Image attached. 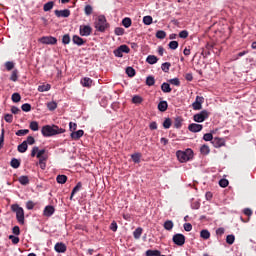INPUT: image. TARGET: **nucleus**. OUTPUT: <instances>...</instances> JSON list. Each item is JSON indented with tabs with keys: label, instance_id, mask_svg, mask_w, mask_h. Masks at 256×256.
Here are the masks:
<instances>
[{
	"label": "nucleus",
	"instance_id": "30",
	"mask_svg": "<svg viewBox=\"0 0 256 256\" xmlns=\"http://www.w3.org/2000/svg\"><path fill=\"white\" fill-rule=\"evenodd\" d=\"M173 227H174L173 221L167 220L166 222H164V229H166V231H171Z\"/></svg>",
	"mask_w": 256,
	"mask_h": 256
},
{
	"label": "nucleus",
	"instance_id": "41",
	"mask_svg": "<svg viewBox=\"0 0 256 256\" xmlns=\"http://www.w3.org/2000/svg\"><path fill=\"white\" fill-rule=\"evenodd\" d=\"M167 37V33L163 30H159L156 32L157 39H165Z\"/></svg>",
	"mask_w": 256,
	"mask_h": 256
},
{
	"label": "nucleus",
	"instance_id": "25",
	"mask_svg": "<svg viewBox=\"0 0 256 256\" xmlns=\"http://www.w3.org/2000/svg\"><path fill=\"white\" fill-rule=\"evenodd\" d=\"M133 24V21L131 20V18L126 17L122 20V25L123 27H125L126 29H129V27H131V25Z\"/></svg>",
	"mask_w": 256,
	"mask_h": 256
},
{
	"label": "nucleus",
	"instance_id": "57",
	"mask_svg": "<svg viewBox=\"0 0 256 256\" xmlns=\"http://www.w3.org/2000/svg\"><path fill=\"white\" fill-rule=\"evenodd\" d=\"M84 11L85 15H91L93 13V7L91 5H86Z\"/></svg>",
	"mask_w": 256,
	"mask_h": 256
},
{
	"label": "nucleus",
	"instance_id": "8",
	"mask_svg": "<svg viewBox=\"0 0 256 256\" xmlns=\"http://www.w3.org/2000/svg\"><path fill=\"white\" fill-rule=\"evenodd\" d=\"M79 33L81 37H89L93 33V28L89 25H81L79 28Z\"/></svg>",
	"mask_w": 256,
	"mask_h": 256
},
{
	"label": "nucleus",
	"instance_id": "36",
	"mask_svg": "<svg viewBox=\"0 0 256 256\" xmlns=\"http://www.w3.org/2000/svg\"><path fill=\"white\" fill-rule=\"evenodd\" d=\"M200 237L202 239H209L211 237V233L209 232V230H202L200 232Z\"/></svg>",
	"mask_w": 256,
	"mask_h": 256
},
{
	"label": "nucleus",
	"instance_id": "7",
	"mask_svg": "<svg viewBox=\"0 0 256 256\" xmlns=\"http://www.w3.org/2000/svg\"><path fill=\"white\" fill-rule=\"evenodd\" d=\"M39 42L43 45H57V38L53 36H43L39 39Z\"/></svg>",
	"mask_w": 256,
	"mask_h": 256
},
{
	"label": "nucleus",
	"instance_id": "3",
	"mask_svg": "<svg viewBox=\"0 0 256 256\" xmlns=\"http://www.w3.org/2000/svg\"><path fill=\"white\" fill-rule=\"evenodd\" d=\"M11 209L16 213V219L20 225H25V210L20 207L18 204H13Z\"/></svg>",
	"mask_w": 256,
	"mask_h": 256
},
{
	"label": "nucleus",
	"instance_id": "58",
	"mask_svg": "<svg viewBox=\"0 0 256 256\" xmlns=\"http://www.w3.org/2000/svg\"><path fill=\"white\" fill-rule=\"evenodd\" d=\"M179 37H180V39H187V37H189V32L187 30H182L179 33Z\"/></svg>",
	"mask_w": 256,
	"mask_h": 256
},
{
	"label": "nucleus",
	"instance_id": "37",
	"mask_svg": "<svg viewBox=\"0 0 256 256\" xmlns=\"http://www.w3.org/2000/svg\"><path fill=\"white\" fill-rule=\"evenodd\" d=\"M161 69L162 71H164V73H169V69H171V63L169 62H165L161 65Z\"/></svg>",
	"mask_w": 256,
	"mask_h": 256
},
{
	"label": "nucleus",
	"instance_id": "21",
	"mask_svg": "<svg viewBox=\"0 0 256 256\" xmlns=\"http://www.w3.org/2000/svg\"><path fill=\"white\" fill-rule=\"evenodd\" d=\"M27 141H23L21 144L18 145V152L25 153L28 149Z\"/></svg>",
	"mask_w": 256,
	"mask_h": 256
},
{
	"label": "nucleus",
	"instance_id": "18",
	"mask_svg": "<svg viewBox=\"0 0 256 256\" xmlns=\"http://www.w3.org/2000/svg\"><path fill=\"white\" fill-rule=\"evenodd\" d=\"M83 187V184L81 182H78L76 186L73 188L70 196V201H73V197H75V193H78V191H81V188Z\"/></svg>",
	"mask_w": 256,
	"mask_h": 256
},
{
	"label": "nucleus",
	"instance_id": "40",
	"mask_svg": "<svg viewBox=\"0 0 256 256\" xmlns=\"http://www.w3.org/2000/svg\"><path fill=\"white\" fill-rule=\"evenodd\" d=\"M132 103H134L135 105H139L143 103V98L139 95H136L132 98Z\"/></svg>",
	"mask_w": 256,
	"mask_h": 256
},
{
	"label": "nucleus",
	"instance_id": "51",
	"mask_svg": "<svg viewBox=\"0 0 256 256\" xmlns=\"http://www.w3.org/2000/svg\"><path fill=\"white\" fill-rule=\"evenodd\" d=\"M172 125L171 118H166L163 122L164 129H169Z\"/></svg>",
	"mask_w": 256,
	"mask_h": 256
},
{
	"label": "nucleus",
	"instance_id": "12",
	"mask_svg": "<svg viewBox=\"0 0 256 256\" xmlns=\"http://www.w3.org/2000/svg\"><path fill=\"white\" fill-rule=\"evenodd\" d=\"M54 14L56 17H64L67 18L71 15V10L69 9H64V10H55Z\"/></svg>",
	"mask_w": 256,
	"mask_h": 256
},
{
	"label": "nucleus",
	"instance_id": "20",
	"mask_svg": "<svg viewBox=\"0 0 256 256\" xmlns=\"http://www.w3.org/2000/svg\"><path fill=\"white\" fill-rule=\"evenodd\" d=\"M159 61V58H157V56L155 55H149L146 58V63H149V65H155V63H157Z\"/></svg>",
	"mask_w": 256,
	"mask_h": 256
},
{
	"label": "nucleus",
	"instance_id": "14",
	"mask_svg": "<svg viewBox=\"0 0 256 256\" xmlns=\"http://www.w3.org/2000/svg\"><path fill=\"white\" fill-rule=\"evenodd\" d=\"M54 249L56 253H65V251H67V246L63 242H58L55 244Z\"/></svg>",
	"mask_w": 256,
	"mask_h": 256
},
{
	"label": "nucleus",
	"instance_id": "48",
	"mask_svg": "<svg viewBox=\"0 0 256 256\" xmlns=\"http://www.w3.org/2000/svg\"><path fill=\"white\" fill-rule=\"evenodd\" d=\"M143 23H144V25H151V23H153V17L144 16L143 17Z\"/></svg>",
	"mask_w": 256,
	"mask_h": 256
},
{
	"label": "nucleus",
	"instance_id": "55",
	"mask_svg": "<svg viewBox=\"0 0 256 256\" xmlns=\"http://www.w3.org/2000/svg\"><path fill=\"white\" fill-rule=\"evenodd\" d=\"M118 49H120V51L122 52V53H129V51H131V49L129 48V46H127V45H121L120 47H118Z\"/></svg>",
	"mask_w": 256,
	"mask_h": 256
},
{
	"label": "nucleus",
	"instance_id": "47",
	"mask_svg": "<svg viewBox=\"0 0 256 256\" xmlns=\"http://www.w3.org/2000/svg\"><path fill=\"white\" fill-rule=\"evenodd\" d=\"M31 131H39V123L37 121H32L30 123Z\"/></svg>",
	"mask_w": 256,
	"mask_h": 256
},
{
	"label": "nucleus",
	"instance_id": "50",
	"mask_svg": "<svg viewBox=\"0 0 256 256\" xmlns=\"http://www.w3.org/2000/svg\"><path fill=\"white\" fill-rule=\"evenodd\" d=\"M126 74L128 75V77H135V70L133 69V67H127Z\"/></svg>",
	"mask_w": 256,
	"mask_h": 256
},
{
	"label": "nucleus",
	"instance_id": "11",
	"mask_svg": "<svg viewBox=\"0 0 256 256\" xmlns=\"http://www.w3.org/2000/svg\"><path fill=\"white\" fill-rule=\"evenodd\" d=\"M212 145L219 149V147H225V139L216 137L212 140Z\"/></svg>",
	"mask_w": 256,
	"mask_h": 256
},
{
	"label": "nucleus",
	"instance_id": "63",
	"mask_svg": "<svg viewBox=\"0 0 256 256\" xmlns=\"http://www.w3.org/2000/svg\"><path fill=\"white\" fill-rule=\"evenodd\" d=\"M203 139H204V141H213V139H214L213 134L206 133V134H204Z\"/></svg>",
	"mask_w": 256,
	"mask_h": 256
},
{
	"label": "nucleus",
	"instance_id": "59",
	"mask_svg": "<svg viewBox=\"0 0 256 256\" xmlns=\"http://www.w3.org/2000/svg\"><path fill=\"white\" fill-rule=\"evenodd\" d=\"M219 185H220V187L225 188V187H227V186L229 185V180L223 178V179H221V180L219 181Z\"/></svg>",
	"mask_w": 256,
	"mask_h": 256
},
{
	"label": "nucleus",
	"instance_id": "32",
	"mask_svg": "<svg viewBox=\"0 0 256 256\" xmlns=\"http://www.w3.org/2000/svg\"><path fill=\"white\" fill-rule=\"evenodd\" d=\"M18 181L21 185H29V177L28 176H20Z\"/></svg>",
	"mask_w": 256,
	"mask_h": 256
},
{
	"label": "nucleus",
	"instance_id": "31",
	"mask_svg": "<svg viewBox=\"0 0 256 256\" xmlns=\"http://www.w3.org/2000/svg\"><path fill=\"white\" fill-rule=\"evenodd\" d=\"M131 159L134 163H141V153L132 154Z\"/></svg>",
	"mask_w": 256,
	"mask_h": 256
},
{
	"label": "nucleus",
	"instance_id": "26",
	"mask_svg": "<svg viewBox=\"0 0 256 256\" xmlns=\"http://www.w3.org/2000/svg\"><path fill=\"white\" fill-rule=\"evenodd\" d=\"M18 79H19V70L14 69L11 73L10 81H13L15 83L17 82Z\"/></svg>",
	"mask_w": 256,
	"mask_h": 256
},
{
	"label": "nucleus",
	"instance_id": "24",
	"mask_svg": "<svg viewBox=\"0 0 256 256\" xmlns=\"http://www.w3.org/2000/svg\"><path fill=\"white\" fill-rule=\"evenodd\" d=\"M183 125V118L182 117H176L174 120V127L175 129H181Z\"/></svg>",
	"mask_w": 256,
	"mask_h": 256
},
{
	"label": "nucleus",
	"instance_id": "17",
	"mask_svg": "<svg viewBox=\"0 0 256 256\" xmlns=\"http://www.w3.org/2000/svg\"><path fill=\"white\" fill-rule=\"evenodd\" d=\"M72 42L74 43V45H78V47H81L85 45V43H87V41H85L83 38L77 35H74L72 37Z\"/></svg>",
	"mask_w": 256,
	"mask_h": 256
},
{
	"label": "nucleus",
	"instance_id": "45",
	"mask_svg": "<svg viewBox=\"0 0 256 256\" xmlns=\"http://www.w3.org/2000/svg\"><path fill=\"white\" fill-rule=\"evenodd\" d=\"M47 108L49 109V111H55V109H57V102L55 101L48 102Z\"/></svg>",
	"mask_w": 256,
	"mask_h": 256
},
{
	"label": "nucleus",
	"instance_id": "16",
	"mask_svg": "<svg viewBox=\"0 0 256 256\" xmlns=\"http://www.w3.org/2000/svg\"><path fill=\"white\" fill-rule=\"evenodd\" d=\"M80 84L82 85V87H87L89 89L93 85V80L89 77H84L80 80Z\"/></svg>",
	"mask_w": 256,
	"mask_h": 256
},
{
	"label": "nucleus",
	"instance_id": "64",
	"mask_svg": "<svg viewBox=\"0 0 256 256\" xmlns=\"http://www.w3.org/2000/svg\"><path fill=\"white\" fill-rule=\"evenodd\" d=\"M69 129L73 133V131H77V123L75 122H70L69 123Z\"/></svg>",
	"mask_w": 256,
	"mask_h": 256
},
{
	"label": "nucleus",
	"instance_id": "44",
	"mask_svg": "<svg viewBox=\"0 0 256 256\" xmlns=\"http://www.w3.org/2000/svg\"><path fill=\"white\" fill-rule=\"evenodd\" d=\"M62 43L63 45H69L71 43V36H69V34H65L62 37Z\"/></svg>",
	"mask_w": 256,
	"mask_h": 256
},
{
	"label": "nucleus",
	"instance_id": "19",
	"mask_svg": "<svg viewBox=\"0 0 256 256\" xmlns=\"http://www.w3.org/2000/svg\"><path fill=\"white\" fill-rule=\"evenodd\" d=\"M168 107L169 104H167V101H160L158 104V110L161 111V113H165Z\"/></svg>",
	"mask_w": 256,
	"mask_h": 256
},
{
	"label": "nucleus",
	"instance_id": "53",
	"mask_svg": "<svg viewBox=\"0 0 256 256\" xmlns=\"http://www.w3.org/2000/svg\"><path fill=\"white\" fill-rule=\"evenodd\" d=\"M22 111H24L25 113H29V111H31V104L29 103H25L21 106Z\"/></svg>",
	"mask_w": 256,
	"mask_h": 256
},
{
	"label": "nucleus",
	"instance_id": "35",
	"mask_svg": "<svg viewBox=\"0 0 256 256\" xmlns=\"http://www.w3.org/2000/svg\"><path fill=\"white\" fill-rule=\"evenodd\" d=\"M161 255V251L159 250H147L146 256H159Z\"/></svg>",
	"mask_w": 256,
	"mask_h": 256
},
{
	"label": "nucleus",
	"instance_id": "5",
	"mask_svg": "<svg viewBox=\"0 0 256 256\" xmlns=\"http://www.w3.org/2000/svg\"><path fill=\"white\" fill-rule=\"evenodd\" d=\"M209 111L207 110H202L201 112L195 114L193 116V119L196 123H203L206 119H209Z\"/></svg>",
	"mask_w": 256,
	"mask_h": 256
},
{
	"label": "nucleus",
	"instance_id": "52",
	"mask_svg": "<svg viewBox=\"0 0 256 256\" xmlns=\"http://www.w3.org/2000/svg\"><path fill=\"white\" fill-rule=\"evenodd\" d=\"M115 35L121 36V35H125V29L121 28V27H117L114 30Z\"/></svg>",
	"mask_w": 256,
	"mask_h": 256
},
{
	"label": "nucleus",
	"instance_id": "38",
	"mask_svg": "<svg viewBox=\"0 0 256 256\" xmlns=\"http://www.w3.org/2000/svg\"><path fill=\"white\" fill-rule=\"evenodd\" d=\"M51 89V85L46 84V85H41L38 87V91L40 93H45V91H49Z\"/></svg>",
	"mask_w": 256,
	"mask_h": 256
},
{
	"label": "nucleus",
	"instance_id": "1",
	"mask_svg": "<svg viewBox=\"0 0 256 256\" xmlns=\"http://www.w3.org/2000/svg\"><path fill=\"white\" fill-rule=\"evenodd\" d=\"M43 137H53V135H61L65 133V129L59 128L57 125H45L41 129Z\"/></svg>",
	"mask_w": 256,
	"mask_h": 256
},
{
	"label": "nucleus",
	"instance_id": "33",
	"mask_svg": "<svg viewBox=\"0 0 256 256\" xmlns=\"http://www.w3.org/2000/svg\"><path fill=\"white\" fill-rule=\"evenodd\" d=\"M200 152L202 155H209V153L211 152V149H209V147L204 144L201 146Z\"/></svg>",
	"mask_w": 256,
	"mask_h": 256
},
{
	"label": "nucleus",
	"instance_id": "56",
	"mask_svg": "<svg viewBox=\"0 0 256 256\" xmlns=\"http://www.w3.org/2000/svg\"><path fill=\"white\" fill-rule=\"evenodd\" d=\"M35 208V203L31 200H29L27 203H26V209H28V211H31Z\"/></svg>",
	"mask_w": 256,
	"mask_h": 256
},
{
	"label": "nucleus",
	"instance_id": "27",
	"mask_svg": "<svg viewBox=\"0 0 256 256\" xmlns=\"http://www.w3.org/2000/svg\"><path fill=\"white\" fill-rule=\"evenodd\" d=\"M56 181L57 183H59L60 185H65V183H67V176L66 175H58L56 177Z\"/></svg>",
	"mask_w": 256,
	"mask_h": 256
},
{
	"label": "nucleus",
	"instance_id": "23",
	"mask_svg": "<svg viewBox=\"0 0 256 256\" xmlns=\"http://www.w3.org/2000/svg\"><path fill=\"white\" fill-rule=\"evenodd\" d=\"M10 165L13 169H19L21 167V161L17 158H13L10 162Z\"/></svg>",
	"mask_w": 256,
	"mask_h": 256
},
{
	"label": "nucleus",
	"instance_id": "22",
	"mask_svg": "<svg viewBox=\"0 0 256 256\" xmlns=\"http://www.w3.org/2000/svg\"><path fill=\"white\" fill-rule=\"evenodd\" d=\"M161 90L163 93H171V91H173V89H171V85L167 82L162 83Z\"/></svg>",
	"mask_w": 256,
	"mask_h": 256
},
{
	"label": "nucleus",
	"instance_id": "10",
	"mask_svg": "<svg viewBox=\"0 0 256 256\" xmlns=\"http://www.w3.org/2000/svg\"><path fill=\"white\" fill-rule=\"evenodd\" d=\"M188 131H191V133H199L200 131H203V125L192 123L188 126Z\"/></svg>",
	"mask_w": 256,
	"mask_h": 256
},
{
	"label": "nucleus",
	"instance_id": "28",
	"mask_svg": "<svg viewBox=\"0 0 256 256\" xmlns=\"http://www.w3.org/2000/svg\"><path fill=\"white\" fill-rule=\"evenodd\" d=\"M134 235V239H141V235H143V228L138 227L135 229V231L133 232Z\"/></svg>",
	"mask_w": 256,
	"mask_h": 256
},
{
	"label": "nucleus",
	"instance_id": "6",
	"mask_svg": "<svg viewBox=\"0 0 256 256\" xmlns=\"http://www.w3.org/2000/svg\"><path fill=\"white\" fill-rule=\"evenodd\" d=\"M203 103H205V98L203 96H196V100L192 104L194 111H201L203 109Z\"/></svg>",
	"mask_w": 256,
	"mask_h": 256
},
{
	"label": "nucleus",
	"instance_id": "34",
	"mask_svg": "<svg viewBox=\"0 0 256 256\" xmlns=\"http://www.w3.org/2000/svg\"><path fill=\"white\" fill-rule=\"evenodd\" d=\"M146 85H148V87H153V85H155V77L148 76L146 78Z\"/></svg>",
	"mask_w": 256,
	"mask_h": 256
},
{
	"label": "nucleus",
	"instance_id": "61",
	"mask_svg": "<svg viewBox=\"0 0 256 256\" xmlns=\"http://www.w3.org/2000/svg\"><path fill=\"white\" fill-rule=\"evenodd\" d=\"M10 241H12L13 245H17L19 243V237L10 235L9 236Z\"/></svg>",
	"mask_w": 256,
	"mask_h": 256
},
{
	"label": "nucleus",
	"instance_id": "46",
	"mask_svg": "<svg viewBox=\"0 0 256 256\" xmlns=\"http://www.w3.org/2000/svg\"><path fill=\"white\" fill-rule=\"evenodd\" d=\"M11 99L13 103H19V101H21V94L13 93Z\"/></svg>",
	"mask_w": 256,
	"mask_h": 256
},
{
	"label": "nucleus",
	"instance_id": "54",
	"mask_svg": "<svg viewBox=\"0 0 256 256\" xmlns=\"http://www.w3.org/2000/svg\"><path fill=\"white\" fill-rule=\"evenodd\" d=\"M168 47H169V49L175 50V49H177V47H179V42H177V41H171V42L168 44Z\"/></svg>",
	"mask_w": 256,
	"mask_h": 256
},
{
	"label": "nucleus",
	"instance_id": "2",
	"mask_svg": "<svg viewBox=\"0 0 256 256\" xmlns=\"http://www.w3.org/2000/svg\"><path fill=\"white\" fill-rule=\"evenodd\" d=\"M176 157L180 163H187L193 159V150L188 148L185 151L178 150L176 152Z\"/></svg>",
	"mask_w": 256,
	"mask_h": 256
},
{
	"label": "nucleus",
	"instance_id": "9",
	"mask_svg": "<svg viewBox=\"0 0 256 256\" xmlns=\"http://www.w3.org/2000/svg\"><path fill=\"white\" fill-rule=\"evenodd\" d=\"M172 241L178 247H183L185 245V235L183 234H175L172 238Z\"/></svg>",
	"mask_w": 256,
	"mask_h": 256
},
{
	"label": "nucleus",
	"instance_id": "43",
	"mask_svg": "<svg viewBox=\"0 0 256 256\" xmlns=\"http://www.w3.org/2000/svg\"><path fill=\"white\" fill-rule=\"evenodd\" d=\"M226 243L228 245H233L235 243V235L230 234L226 237Z\"/></svg>",
	"mask_w": 256,
	"mask_h": 256
},
{
	"label": "nucleus",
	"instance_id": "29",
	"mask_svg": "<svg viewBox=\"0 0 256 256\" xmlns=\"http://www.w3.org/2000/svg\"><path fill=\"white\" fill-rule=\"evenodd\" d=\"M53 7H55V2L50 1V2H47L46 4H44L43 10H44L45 12L51 11V9H53Z\"/></svg>",
	"mask_w": 256,
	"mask_h": 256
},
{
	"label": "nucleus",
	"instance_id": "13",
	"mask_svg": "<svg viewBox=\"0 0 256 256\" xmlns=\"http://www.w3.org/2000/svg\"><path fill=\"white\" fill-rule=\"evenodd\" d=\"M83 135H85V131L83 130H78V131H73L70 134L71 139H73V141H79L80 137H83Z\"/></svg>",
	"mask_w": 256,
	"mask_h": 256
},
{
	"label": "nucleus",
	"instance_id": "49",
	"mask_svg": "<svg viewBox=\"0 0 256 256\" xmlns=\"http://www.w3.org/2000/svg\"><path fill=\"white\" fill-rule=\"evenodd\" d=\"M168 82L171 85H175L176 87H179L181 85V81L179 80V78L170 79V80H168Z\"/></svg>",
	"mask_w": 256,
	"mask_h": 256
},
{
	"label": "nucleus",
	"instance_id": "15",
	"mask_svg": "<svg viewBox=\"0 0 256 256\" xmlns=\"http://www.w3.org/2000/svg\"><path fill=\"white\" fill-rule=\"evenodd\" d=\"M55 213V207L48 205L44 208L43 215L44 217H51Z\"/></svg>",
	"mask_w": 256,
	"mask_h": 256
},
{
	"label": "nucleus",
	"instance_id": "4",
	"mask_svg": "<svg viewBox=\"0 0 256 256\" xmlns=\"http://www.w3.org/2000/svg\"><path fill=\"white\" fill-rule=\"evenodd\" d=\"M107 27H109V24H107V18H105L104 15L98 16L97 20L95 21V29L100 31V33H104Z\"/></svg>",
	"mask_w": 256,
	"mask_h": 256
},
{
	"label": "nucleus",
	"instance_id": "42",
	"mask_svg": "<svg viewBox=\"0 0 256 256\" xmlns=\"http://www.w3.org/2000/svg\"><path fill=\"white\" fill-rule=\"evenodd\" d=\"M29 129H21L16 132L17 137H25V135H28Z\"/></svg>",
	"mask_w": 256,
	"mask_h": 256
},
{
	"label": "nucleus",
	"instance_id": "62",
	"mask_svg": "<svg viewBox=\"0 0 256 256\" xmlns=\"http://www.w3.org/2000/svg\"><path fill=\"white\" fill-rule=\"evenodd\" d=\"M26 145H35V138L33 136H28L26 140Z\"/></svg>",
	"mask_w": 256,
	"mask_h": 256
},
{
	"label": "nucleus",
	"instance_id": "39",
	"mask_svg": "<svg viewBox=\"0 0 256 256\" xmlns=\"http://www.w3.org/2000/svg\"><path fill=\"white\" fill-rule=\"evenodd\" d=\"M6 71H13L15 69V63L11 61H7L5 64Z\"/></svg>",
	"mask_w": 256,
	"mask_h": 256
},
{
	"label": "nucleus",
	"instance_id": "60",
	"mask_svg": "<svg viewBox=\"0 0 256 256\" xmlns=\"http://www.w3.org/2000/svg\"><path fill=\"white\" fill-rule=\"evenodd\" d=\"M4 121H6V123H13V114H6L4 116Z\"/></svg>",
	"mask_w": 256,
	"mask_h": 256
}]
</instances>
